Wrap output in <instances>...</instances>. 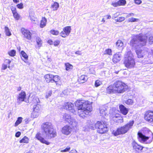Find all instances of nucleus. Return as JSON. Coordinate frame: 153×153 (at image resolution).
I'll return each instance as SVG.
<instances>
[{
  "mask_svg": "<svg viewBox=\"0 0 153 153\" xmlns=\"http://www.w3.org/2000/svg\"><path fill=\"white\" fill-rule=\"evenodd\" d=\"M75 104L76 106L77 107L79 116L83 118L86 117L89 113L92 111L91 105L88 101L84 100H77Z\"/></svg>",
  "mask_w": 153,
  "mask_h": 153,
  "instance_id": "obj_1",
  "label": "nucleus"
},
{
  "mask_svg": "<svg viewBox=\"0 0 153 153\" xmlns=\"http://www.w3.org/2000/svg\"><path fill=\"white\" fill-rule=\"evenodd\" d=\"M147 37L139 34L134 36L130 42V45L136 49H137L146 45Z\"/></svg>",
  "mask_w": 153,
  "mask_h": 153,
  "instance_id": "obj_2",
  "label": "nucleus"
},
{
  "mask_svg": "<svg viewBox=\"0 0 153 153\" xmlns=\"http://www.w3.org/2000/svg\"><path fill=\"white\" fill-rule=\"evenodd\" d=\"M41 128L43 132L46 136V137L50 139L52 137H54L56 136V132L53 131V127L50 123L46 122L42 124Z\"/></svg>",
  "mask_w": 153,
  "mask_h": 153,
  "instance_id": "obj_3",
  "label": "nucleus"
},
{
  "mask_svg": "<svg viewBox=\"0 0 153 153\" xmlns=\"http://www.w3.org/2000/svg\"><path fill=\"white\" fill-rule=\"evenodd\" d=\"M134 123V121L132 120L130 121L126 125L118 128L116 131H113L112 134L115 136H117L120 134L126 133L130 128L132 127Z\"/></svg>",
  "mask_w": 153,
  "mask_h": 153,
  "instance_id": "obj_4",
  "label": "nucleus"
},
{
  "mask_svg": "<svg viewBox=\"0 0 153 153\" xmlns=\"http://www.w3.org/2000/svg\"><path fill=\"white\" fill-rule=\"evenodd\" d=\"M124 64L128 68H131L134 66L135 63L133 59V55L131 51H128L127 52V55L125 58Z\"/></svg>",
  "mask_w": 153,
  "mask_h": 153,
  "instance_id": "obj_5",
  "label": "nucleus"
},
{
  "mask_svg": "<svg viewBox=\"0 0 153 153\" xmlns=\"http://www.w3.org/2000/svg\"><path fill=\"white\" fill-rule=\"evenodd\" d=\"M117 93H122L128 89V86L124 82L119 80H117L113 84Z\"/></svg>",
  "mask_w": 153,
  "mask_h": 153,
  "instance_id": "obj_6",
  "label": "nucleus"
},
{
  "mask_svg": "<svg viewBox=\"0 0 153 153\" xmlns=\"http://www.w3.org/2000/svg\"><path fill=\"white\" fill-rule=\"evenodd\" d=\"M149 133H150L152 135V138L149 139V137L146 136L144 134L140 131H139L137 134L138 139L139 141L141 143L145 144L150 143L152 140L153 139V134L150 131H149Z\"/></svg>",
  "mask_w": 153,
  "mask_h": 153,
  "instance_id": "obj_7",
  "label": "nucleus"
},
{
  "mask_svg": "<svg viewBox=\"0 0 153 153\" xmlns=\"http://www.w3.org/2000/svg\"><path fill=\"white\" fill-rule=\"evenodd\" d=\"M63 107L64 109L69 111L70 112L74 114H75L76 111L74 108V105L72 103L69 102L65 103Z\"/></svg>",
  "mask_w": 153,
  "mask_h": 153,
  "instance_id": "obj_8",
  "label": "nucleus"
},
{
  "mask_svg": "<svg viewBox=\"0 0 153 153\" xmlns=\"http://www.w3.org/2000/svg\"><path fill=\"white\" fill-rule=\"evenodd\" d=\"M63 118L66 121L68 122L70 125H71L73 127H74L76 125V123L73 120V118H71V116L68 114H65L63 116Z\"/></svg>",
  "mask_w": 153,
  "mask_h": 153,
  "instance_id": "obj_9",
  "label": "nucleus"
},
{
  "mask_svg": "<svg viewBox=\"0 0 153 153\" xmlns=\"http://www.w3.org/2000/svg\"><path fill=\"white\" fill-rule=\"evenodd\" d=\"M144 119L149 123H153V112L151 111H146L144 115Z\"/></svg>",
  "mask_w": 153,
  "mask_h": 153,
  "instance_id": "obj_10",
  "label": "nucleus"
},
{
  "mask_svg": "<svg viewBox=\"0 0 153 153\" xmlns=\"http://www.w3.org/2000/svg\"><path fill=\"white\" fill-rule=\"evenodd\" d=\"M32 102L34 103L33 107V111L36 112L39 111L40 107L39 98L36 97H34L33 99Z\"/></svg>",
  "mask_w": 153,
  "mask_h": 153,
  "instance_id": "obj_11",
  "label": "nucleus"
},
{
  "mask_svg": "<svg viewBox=\"0 0 153 153\" xmlns=\"http://www.w3.org/2000/svg\"><path fill=\"white\" fill-rule=\"evenodd\" d=\"M71 26H66L63 29V31L60 33V34L62 37L65 38L69 35L71 32Z\"/></svg>",
  "mask_w": 153,
  "mask_h": 153,
  "instance_id": "obj_12",
  "label": "nucleus"
},
{
  "mask_svg": "<svg viewBox=\"0 0 153 153\" xmlns=\"http://www.w3.org/2000/svg\"><path fill=\"white\" fill-rule=\"evenodd\" d=\"M136 52L137 56L138 58H141L144 57V56L148 55V52L147 50H144L136 49Z\"/></svg>",
  "mask_w": 153,
  "mask_h": 153,
  "instance_id": "obj_13",
  "label": "nucleus"
},
{
  "mask_svg": "<svg viewBox=\"0 0 153 153\" xmlns=\"http://www.w3.org/2000/svg\"><path fill=\"white\" fill-rule=\"evenodd\" d=\"M26 94L25 91H22L19 94V95L18 96L17 99V102L18 104H20V103L23 101H24L25 100L26 98Z\"/></svg>",
  "mask_w": 153,
  "mask_h": 153,
  "instance_id": "obj_14",
  "label": "nucleus"
},
{
  "mask_svg": "<svg viewBox=\"0 0 153 153\" xmlns=\"http://www.w3.org/2000/svg\"><path fill=\"white\" fill-rule=\"evenodd\" d=\"M36 138L41 143L45 144L47 145H49L50 144V143L46 140L43 137L41 136V134L39 132H38L36 134Z\"/></svg>",
  "mask_w": 153,
  "mask_h": 153,
  "instance_id": "obj_15",
  "label": "nucleus"
},
{
  "mask_svg": "<svg viewBox=\"0 0 153 153\" xmlns=\"http://www.w3.org/2000/svg\"><path fill=\"white\" fill-rule=\"evenodd\" d=\"M132 146L133 149L137 152H138L140 151L143 150L144 147L138 144L135 141H133L132 143Z\"/></svg>",
  "mask_w": 153,
  "mask_h": 153,
  "instance_id": "obj_16",
  "label": "nucleus"
},
{
  "mask_svg": "<svg viewBox=\"0 0 153 153\" xmlns=\"http://www.w3.org/2000/svg\"><path fill=\"white\" fill-rule=\"evenodd\" d=\"M112 119L116 123H121L123 121V117H121V115L119 114L113 115Z\"/></svg>",
  "mask_w": 153,
  "mask_h": 153,
  "instance_id": "obj_17",
  "label": "nucleus"
},
{
  "mask_svg": "<svg viewBox=\"0 0 153 153\" xmlns=\"http://www.w3.org/2000/svg\"><path fill=\"white\" fill-rule=\"evenodd\" d=\"M22 33L24 35V37L27 39L30 40L31 39L32 34L30 32L27 30L22 29Z\"/></svg>",
  "mask_w": 153,
  "mask_h": 153,
  "instance_id": "obj_18",
  "label": "nucleus"
},
{
  "mask_svg": "<svg viewBox=\"0 0 153 153\" xmlns=\"http://www.w3.org/2000/svg\"><path fill=\"white\" fill-rule=\"evenodd\" d=\"M62 132L66 135H68L71 132V128L69 126H64L62 129Z\"/></svg>",
  "mask_w": 153,
  "mask_h": 153,
  "instance_id": "obj_19",
  "label": "nucleus"
},
{
  "mask_svg": "<svg viewBox=\"0 0 153 153\" xmlns=\"http://www.w3.org/2000/svg\"><path fill=\"white\" fill-rule=\"evenodd\" d=\"M119 108L120 112L123 114L125 115L128 114V109L123 105L122 104L120 105L119 106Z\"/></svg>",
  "mask_w": 153,
  "mask_h": 153,
  "instance_id": "obj_20",
  "label": "nucleus"
},
{
  "mask_svg": "<svg viewBox=\"0 0 153 153\" xmlns=\"http://www.w3.org/2000/svg\"><path fill=\"white\" fill-rule=\"evenodd\" d=\"M121 54L120 53H116L114 55L113 61L114 63H117L119 62L121 59Z\"/></svg>",
  "mask_w": 153,
  "mask_h": 153,
  "instance_id": "obj_21",
  "label": "nucleus"
},
{
  "mask_svg": "<svg viewBox=\"0 0 153 153\" xmlns=\"http://www.w3.org/2000/svg\"><path fill=\"white\" fill-rule=\"evenodd\" d=\"M107 93L111 94L112 93H117V92L115 88L114 85H109L106 89Z\"/></svg>",
  "mask_w": 153,
  "mask_h": 153,
  "instance_id": "obj_22",
  "label": "nucleus"
},
{
  "mask_svg": "<svg viewBox=\"0 0 153 153\" xmlns=\"http://www.w3.org/2000/svg\"><path fill=\"white\" fill-rule=\"evenodd\" d=\"M103 127L100 128H99V129L97 130V132L100 134H104L108 131V127L104 123L103 124Z\"/></svg>",
  "mask_w": 153,
  "mask_h": 153,
  "instance_id": "obj_23",
  "label": "nucleus"
},
{
  "mask_svg": "<svg viewBox=\"0 0 153 153\" xmlns=\"http://www.w3.org/2000/svg\"><path fill=\"white\" fill-rule=\"evenodd\" d=\"M123 43L121 40H119L116 42V47L119 49H123Z\"/></svg>",
  "mask_w": 153,
  "mask_h": 153,
  "instance_id": "obj_24",
  "label": "nucleus"
},
{
  "mask_svg": "<svg viewBox=\"0 0 153 153\" xmlns=\"http://www.w3.org/2000/svg\"><path fill=\"white\" fill-rule=\"evenodd\" d=\"M20 54L22 60L24 61L25 62H26V61H25L24 60L26 61L28 59V56L23 51H22L21 52Z\"/></svg>",
  "mask_w": 153,
  "mask_h": 153,
  "instance_id": "obj_25",
  "label": "nucleus"
},
{
  "mask_svg": "<svg viewBox=\"0 0 153 153\" xmlns=\"http://www.w3.org/2000/svg\"><path fill=\"white\" fill-rule=\"evenodd\" d=\"M100 113L101 116L102 117L107 115V111L106 110V109L105 107H101L100 108Z\"/></svg>",
  "mask_w": 153,
  "mask_h": 153,
  "instance_id": "obj_26",
  "label": "nucleus"
},
{
  "mask_svg": "<svg viewBox=\"0 0 153 153\" xmlns=\"http://www.w3.org/2000/svg\"><path fill=\"white\" fill-rule=\"evenodd\" d=\"M53 75L50 74H48L45 75V78L46 82L48 83L50 82H51V81L52 79Z\"/></svg>",
  "mask_w": 153,
  "mask_h": 153,
  "instance_id": "obj_27",
  "label": "nucleus"
},
{
  "mask_svg": "<svg viewBox=\"0 0 153 153\" xmlns=\"http://www.w3.org/2000/svg\"><path fill=\"white\" fill-rule=\"evenodd\" d=\"M88 79L87 76L85 75H81L78 79L79 82L81 83H83L87 81Z\"/></svg>",
  "mask_w": 153,
  "mask_h": 153,
  "instance_id": "obj_28",
  "label": "nucleus"
},
{
  "mask_svg": "<svg viewBox=\"0 0 153 153\" xmlns=\"http://www.w3.org/2000/svg\"><path fill=\"white\" fill-rule=\"evenodd\" d=\"M104 123L102 122H101V121H98L94 125L95 128L97 129H97H99V128H100L102 127H103V125Z\"/></svg>",
  "mask_w": 153,
  "mask_h": 153,
  "instance_id": "obj_29",
  "label": "nucleus"
},
{
  "mask_svg": "<svg viewBox=\"0 0 153 153\" xmlns=\"http://www.w3.org/2000/svg\"><path fill=\"white\" fill-rule=\"evenodd\" d=\"M60 79V77L58 75L54 76L53 75L52 79L51 81V83L55 82L57 84V82Z\"/></svg>",
  "mask_w": 153,
  "mask_h": 153,
  "instance_id": "obj_30",
  "label": "nucleus"
},
{
  "mask_svg": "<svg viewBox=\"0 0 153 153\" xmlns=\"http://www.w3.org/2000/svg\"><path fill=\"white\" fill-rule=\"evenodd\" d=\"M65 70L66 71H70L73 68V66L69 63H66L65 64Z\"/></svg>",
  "mask_w": 153,
  "mask_h": 153,
  "instance_id": "obj_31",
  "label": "nucleus"
},
{
  "mask_svg": "<svg viewBox=\"0 0 153 153\" xmlns=\"http://www.w3.org/2000/svg\"><path fill=\"white\" fill-rule=\"evenodd\" d=\"M47 20L45 18H43L40 24V27L41 28L44 27L46 25Z\"/></svg>",
  "mask_w": 153,
  "mask_h": 153,
  "instance_id": "obj_32",
  "label": "nucleus"
},
{
  "mask_svg": "<svg viewBox=\"0 0 153 153\" xmlns=\"http://www.w3.org/2000/svg\"><path fill=\"white\" fill-rule=\"evenodd\" d=\"M29 139L26 136H24L21 140L19 141L20 143H27L29 142Z\"/></svg>",
  "mask_w": 153,
  "mask_h": 153,
  "instance_id": "obj_33",
  "label": "nucleus"
},
{
  "mask_svg": "<svg viewBox=\"0 0 153 153\" xmlns=\"http://www.w3.org/2000/svg\"><path fill=\"white\" fill-rule=\"evenodd\" d=\"M59 7V4L56 2H55L53 4L51 5V7L53 8V11L56 10Z\"/></svg>",
  "mask_w": 153,
  "mask_h": 153,
  "instance_id": "obj_34",
  "label": "nucleus"
},
{
  "mask_svg": "<svg viewBox=\"0 0 153 153\" xmlns=\"http://www.w3.org/2000/svg\"><path fill=\"white\" fill-rule=\"evenodd\" d=\"M23 118L21 117H19L17 118V120L16 121L15 123V126H17L20 124L22 121Z\"/></svg>",
  "mask_w": 153,
  "mask_h": 153,
  "instance_id": "obj_35",
  "label": "nucleus"
},
{
  "mask_svg": "<svg viewBox=\"0 0 153 153\" xmlns=\"http://www.w3.org/2000/svg\"><path fill=\"white\" fill-rule=\"evenodd\" d=\"M5 31V33L7 36H10L11 35V33L8 27H7L5 26L4 27Z\"/></svg>",
  "mask_w": 153,
  "mask_h": 153,
  "instance_id": "obj_36",
  "label": "nucleus"
},
{
  "mask_svg": "<svg viewBox=\"0 0 153 153\" xmlns=\"http://www.w3.org/2000/svg\"><path fill=\"white\" fill-rule=\"evenodd\" d=\"M36 41L39 47H40L42 45V41L41 39L39 37H37L36 38Z\"/></svg>",
  "mask_w": 153,
  "mask_h": 153,
  "instance_id": "obj_37",
  "label": "nucleus"
},
{
  "mask_svg": "<svg viewBox=\"0 0 153 153\" xmlns=\"http://www.w3.org/2000/svg\"><path fill=\"white\" fill-rule=\"evenodd\" d=\"M30 19L31 20L32 22L34 24H36L37 22V19L35 17L30 15Z\"/></svg>",
  "mask_w": 153,
  "mask_h": 153,
  "instance_id": "obj_38",
  "label": "nucleus"
},
{
  "mask_svg": "<svg viewBox=\"0 0 153 153\" xmlns=\"http://www.w3.org/2000/svg\"><path fill=\"white\" fill-rule=\"evenodd\" d=\"M124 102L127 105H132L134 103V101L132 99H129L125 100Z\"/></svg>",
  "mask_w": 153,
  "mask_h": 153,
  "instance_id": "obj_39",
  "label": "nucleus"
},
{
  "mask_svg": "<svg viewBox=\"0 0 153 153\" xmlns=\"http://www.w3.org/2000/svg\"><path fill=\"white\" fill-rule=\"evenodd\" d=\"M8 54L11 56H15L16 54V51L15 50H12L9 51L8 53Z\"/></svg>",
  "mask_w": 153,
  "mask_h": 153,
  "instance_id": "obj_40",
  "label": "nucleus"
},
{
  "mask_svg": "<svg viewBox=\"0 0 153 153\" xmlns=\"http://www.w3.org/2000/svg\"><path fill=\"white\" fill-rule=\"evenodd\" d=\"M13 14V17L16 19L18 20L19 19L20 16L17 12Z\"/></svg>",
  "mask_w": 153,
  "mask_h": 153,
  "instance_id": "obj_41",
  "label": "nucleus"
},
{
  "mask_svg": "<svg viewBox=\"0 0 153 153\" xmlns=\"http://www.w3.org/2000/svg\"><path fill=\"white\" fill-rule=\"evenodd\" d=\"M50 32L53 35H57L59 34V31L57 30H51L50 31Z\"/></svg>",
  "mask_w": 153,
  "mask_h": 153,
  "instance_id": "obj_42",
  "label": "nucleus"
},
{
  "mask_svg": "<svg viewBox=\"0 0 153 153\" xmlns=\"http://www.w3.org/2000/svg\"><path fill=\"white\" fill-rule=\"evenodd\" d=\"M118 1L119 6L124 5L126 4L125 0H119Z\"/></svg>",
  "mask_w": 153,
  "mask_h": 153,
  "instance_id": "obj_43",
  "label": "nucleus"
},
{
  "mask_svg": "<svg viewBox=\"0 0 153 153\" xmlns=\"http://www.w3.org/2000/svg\"><path fill=\"white\" fill-rule=\"evenodd\" d=\"M102 84V82L99 80H96L95 83V87H97Z\"/></svg>",
  "mask_w": 153,
  "mask_h": 153,
  "instance_id": "obj_44",
  "label": "nucleus"
},
{
  "mask_svg": "<svg viewBox=\"0 0 153 153\" xmlns=\"http://www.w3.org/2000/svg\"><path fill=\"white\" fill-rule=\"evenodd\" d=\"M125 18L124 17H121L115 19V21L116 22H121L125 20Z\"/></svg>",
  "mask_w": 153,
  "mask_h": 153,
  "instance_id": "obj_45",
  "label": "nucleus"
},
{
  "mask_svg": "<svg viewBox=\"0 0 153 153\" xmlns=\"http://www.w3.org/2000/svg\"><path fill=\"white\" fill-rule=\"evenodd\" d=\"M138 19L133 17L128 19V22H137L138 21Z\"/></svg>",
  "mask_w": 153,
  "mask_h": 153,
  "instance_id": "obj_46",
  "label": "nucleus"
},
{
  "mask_svg": "<svg viewBox=\"0 0 153 153\" xmlns=\"http://www.w3.org/2000/svg\"><path fill=\"white\" fill-rule=\"evenodd\" d=\"M32 115H33V116L34 117H37L39 115V111H37L36 112V111H33L32 113Z\"/></svg>",
  "mask_w": 153,
  "mask_h": 153,
  "instance_id": "obj_47",
  "label": "nucleus"
},
{
  "mask_svg": "<svg viewBox=\"0 0 153 153\" xmlns=\"http://www.w3.org/2000/svg\"><path fill=\"white\" fill-rule=\"evenodd\" d=\"M52 94V91H50L48 93H46L45 97L47 99H48L49 97L51 96Z\"/></svg>",
  "mask_w": 153,
  "mask_h": 153,
  "instance_id": "obj_48",
  "label": "nucleus"
},
{
  "mask_svg": "<svg viewBox=\"0 0 153 153\" xmlns=\"http://www.w3.org/2000/svg\"><path fill=\"white\" fill-rule=\"evenodd\" d=\"M70 149V148L69 146H67L65 149L62 150L61 151L62 152H66L69 151Z\"/></svg>",
  "mask_w": 153,
  "mask_h": 153,
  "instance_id": "obj_49",
  "label": "nucleus"
},
{
  "mask_svg": "<svg viewBox=\"0 0 153 153\" xmlns=\"http://www.w3.org/2000/svg\"><path fill=\"white\" fill-rule=\"evenodd\" d=\"M17 7L19 9H22L23 8V4L22 3H21L17 4Z\"/></svg>",
  "mask_w": 153,
  "mask_h": 153,
  "instance_id": "obj_50",
  "label": "nucleus"
},
{
  "mask_svg": "<svg viewBox=\"0 0 153 153\" xmlns=\"http://www.w3.org/2000/svg\"><path fill=\"white\" fill-rule=\"evenodd\" d=\"M60 43V41L59 40H56L53 42V44L55 46H57L59 45Z\"/></svg>",
  "mask_w": 153,
  "mask_h": 153,
  "instance_id": "obj_51",
  "label": "nucleus"
},
{
  "mask_svg": "<svg viewBox=\"0 0 153 153\" xmlns=\"http://www.w3.org/2000/svg\"><path fill=\"white\" fill-rule=\"evenodd\" d=\"M105 51H106V53L107 54H108V55L111 54V52H112V51H111V49L108 48L105 50Z\"/></svg>",
  "mask_w": 153,
  "mask_h": 153,
  "instance_id": "obj_52",
  "label": "nucleus"
},
{
  "mask_svg": "<svg viewBox=\"0 0 153 153\" xmlns=\"http://www.w3.org/2000/svg\"><path fill=\"white\" fill-rule=\"evenodd\" d=\"M10 8L13 13L17 12L16 10V8L15 7L13 6H11Z\"/></svg>",
  "mask_w": 153,
  "mask_h": 153,
  "instance_id": "obj_53",
  "label": "nucleus"
},
{
  "mask_svg": "<svg viewBox=\"0 0 153 153\" xmlns=\"http://www.w3.org/2000/svg\"><path fill=\"white\" fill-rule=\"evenodd\" d=\"M149 41L151 44L153 43V36H150L149 37Z\"/></svg>",
  "mask_w": 153,
  "mask_h": 153,
  "instance_id": "obj_54",
  "label": "nucleus"
},
{
  "mask_svg": "<svg viewBox=\"0 0 153 153\" xmlns=\"http://www.w3.org/2000/svg\"><path fill=\"white\" fill-rule=\"evenodd\" d=\"M111 5L114 7H117L119 6L118 1L114 3H112L111 4Z\"/></svg>",
  "mask_w": 153,
  "mask_h": 153,
  "instance_id": "obj_55",
  "label": "nucleus"
},
{
  "mask_svg": "<svg viewBox=\"0 0 153 153\" xmlns=\"http://www.w3.org/2000/svg\"><path fill=\"white\" fill-rule=\"evenodd\" d=\"M21 134V133L20 131H17L16 133L15 137H20Z\"/></svg>",
  "mask_w": 153,
  "mask_h": 153,
  "instance_id": "obj_56",
  "label": "nucleus"
},
{
  "mask_svg": "<svg viewBox=\"0 0 153 153\" xmlns=\"http://www.w3.org/2000/svg\"><path fill=\"white\" fill-rule=\"evenodd\" d=\"M134 2L136 4H139L141 3L142 1L141 0H134Z\"/></svg>",
  "mask_w": 153,
  "mask_h": 153,
  "instance_id": "obj_57",
  "label": "nucleus"
},
{
  "mask_svg": "<svg viewBox=\"0 0 153 153\" xmlns=\"http://www.w3.org/2000/svg\"><path fill=\"white\" fill-rule=\"evenodd\" d=\"M134 15V14L133 13H130L128 14H127V15L126 16L127 18L129 17L130 16H133Z\"/></svg>",
  "mask_w": 153,
  "mask_h": 153,
  "instance_id": "obj_58",
  "label": "nucleus"
},
{
  "mask_svg": "<svg viewBox=\"0 0 153 153\" xmlns=\"http://www.w3.org/2000/svg\"><path fill=\"white\" fill-rule=\"evenodd\" d=\"M7 68V66L6 65L3 64L2 65V69L5 70Z\"/></svg>",
  "mask_w": 153,
  "mask_h": 153,
  "instance_id": "obj_59",
  "label": "nucleus"
},
{
  "mask_svg": "<svg viewBox=\"0 0 153 153\" xmlns=\"http://www.w3.org/2000/svg\"><path fill=\"white\" fill-rule=\"evenodd\" d=\"M67 91L66 90H65L63 91L62 92L61 94V95L62 96H63V95H66V92Z\"/></svg>",
  "mask_w": 153,
  "mask_h": 153,
  "instance_id": "obj_60",
  "label": "nucleus"
},
{
  "mask_svg": "<svg viewBox=\"0 0 153 153\" xmlns=\"http://www.w3.org/2000/svg\"><path fill=\"white\" fill-rule=\"evenodd\" d=\"M48 43L50 45L53 44V42L51 40H49L48 41Z\"/></svg>",
  "mask_w": 153,
  "mask_h": 153,
  "instance_id": "obj_61",
  "label": "nucleus"
},
{
  "mask_svg": "<svg viewBox=\"0 0 153 153\" xmlns=\"http://www.w3.org/2000/svg\"><path fill=\"white\" fill-rule=\"evenodd\" d=\"M75 53L76 54H77L78 55H81V52L80 51H76Z\"/></svg>",
  "mask_w": 153,
  "mask_h": 153,
  "instance_id": "obj_62",
  "label": "nucleus"
},
{
  "mask_svg": "<svg viewBox=\"0 0 153 153\" xmlns=\"http://www.w3.org/2000/svg\"><path fill=\"white\" fill-rule=\"evenodd\" d=\"M5 61L7 63V64H10V63L11 62L10 60L9 59H6Z\"/></svg>",
  "mask_w": 153,
  "mask_h": 153,
  "instance_id": "obj_63",
  "label": "nucleus"
},
{
  "mask_svg": "<svg viewBox=\"0 0 153 153\" xmlns=\"http://www.w3.org/2000/svg\"><path fill=\"white\" fill-rule=\"evenodd\" d=\"M117 16H118V15H117V13H115V14H114V15H113V19H114V18H116L117 17Z\"/></svg>",
  "mask_w": 153,
  "mask_h": 153,
  "instance_id": "obj_64",
  "label": "nucleus"
}]
</instances>
